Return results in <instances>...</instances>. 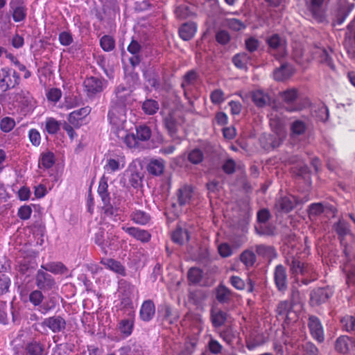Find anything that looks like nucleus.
Here are the masks:
<instances>
[{
	"label": "nucleus",
	"instance_id": "nucleus-25",
	"mask_svg": "<svg viewBox=\"0 0 355 355\" xmlns=\"http://www.w3.org/2000/svg\"><path fill=\"white\" fill-rule=\"evenodd\" d=\"M193 190L190 186H184L183 187L178 189V203L182 206L189 202L192 197Z\"/></svg>",
	"mask_w": 355,
	"mask_h": 355
},
{
	"label": "nucleus",
	"instance_id": "nucleus-31",
	"mask_svg": "<svg viewBox=\"0 0 355 355\" xmlns=\"http://www.w3.org/2000/svg\"><path fill=\"white\" fill-rule=\"evenodd\" d=\"M172 241L179 245H182L184 241L189 240V232L187 230L178 227L172 234Z\"/></svg>",
	"mask_w": 355,
	"mask_h": 355
},
{
	"label": "nucleus",
	"instance_id": "nucleus-40",
	"mask_svg": "<svg viewBox=\"0 0 355 355\" xmlns=\"http://www.w3.org/2000/svg\"><path fill=\"white\" fill-rule=\"evenodd\" d=\"M142 110L146 114L153 115L159 110V104L155 100L147 99L143 103Z\"/></svg>",
	"mask_w": 355,
	"mask_h": 355
},
{
	"label": "nucleus",
	"instance_id": "nucleus-64",
	"mask_svg": "<svg viewBox=\"0 0 355 355\" xmlns=\"http://www.w3.org/2000/svg\"><path fill=\"white\" fill-rule=\"evenodd\" d=\"M245 43L246 49L250 53L257 51L259 46V40L254 37L247 39Z\"/></svg>",
	"mask_w": 355,
	"mask_h": 355
},
{
	"label": "nucleus",
	"instance_id": "nucleus-38",
	"mask_svg": "<svg viewBox=\"0 0 355 355\" xmlns=\"http://www.w3.org/2000/svg\"><path fill=\"white\" fill-rule=\"evenodd\" d=\"M250 60V55L246 53H240L235 55L232 58L234 65L239 69H245Z\"/></svg>",
	"mask_w": 355,
	"mask_h": 355
},
{
	"label": "nucleus",
	"instance_id": "nucleus-50",
	"mask_svg": "<svg viewBox=\"0 0 355 355\" xmlns=\"http://www.w3.org/2000/svg\"><path fill=\"white\" fill-rule=\"evenodd\" d=\"M15 125V120L10 117H5L0 121V128L4 132H9Z\"/></svg>",
	"mask_w": 355,
	"mask_h": 355
},
{
	"label": "nucleus",
	"instance_id": "nucleus-7",
	"mask_svg": "<svg viewBox=\"0 0 355 355\" xmlns=\"http://www.w3.org/2000/svg\"><path fill=\"white\" fill-rule=\"evenodd\" d=\"M105 82L94 76L86 78L84 80L83 85L88 96H93L96 94L103 92Z\"/></svg>",
	"mask_w": 355,
	"mask_h": 355
},
{
	"label": "nucleus",
	"instance_id": "nucleus-19",
	"mask_svg": "<svg viewBox=\"0 0 355 355\" xmlns=\"http://www.w3.org/2000/svg\"><path fill=\"white\" fill-rule=\"evenodd\" d=\"M164 168L165 162L162 159H152L146 166L147 171L155 176L162 175L164 173Z\"/></svg>",
	"mask_w": 355,
	"mask_h": 355
},
{
	"label": "nucleus",
	"instance_id": "nucleus-22",
	"mask_svg": "<svg viewBox=\"0 0 355 355\" xmlns=\"http://www.w3.org/2000/svg\"><path fill=\"white\" fill-rule=\"evenodd\" d=\"M332 207L327 204L324 205L321 202L312 203L309 205L308 213L310 218L317 217L320 216L323 213H328L329 211H331Z\"/></svg>",
	"mask_w": 355,
	"mask_h": 355
},
{
	"label": "nucleus",
	"instance_id": "nucleus-61",
	"mask_svg": "<svg viewBox=\"0 0 355 355\" xmlns=\"http://www.w3.org/2000/svg\"><path fill=\"white\" fill-rule=\"evenodd\" d=\"M10 282V278L5 274L0 275V295H3L8 291Z\"/></svg>",
	"mask_w": 355,
	"mask_h": 355
},
{
	"label": "nucleus",
	"instance_id": "nucleus-35",
	"mask_svg": "<svg viewBox=\"0 0 355 355\" xmlns=\"http://www.w3.org/2000/svg\"><path fill=\"white\" fill-rule=\"evenodd\" d=\"M279 95L284 103L292 104L298 98L299 91L295 88H291L281 92Z\"/></svg>",
	"mask_w": 355,
	"mask_h": 355
},
{
	"label": "nucleus",
	"instance_id": "nucleus-17",
	"mask_svg": "<svg viewBox=\"0 0 355 355\" xmlns=\"http://www.w3.org/2000/svg\"><path fill=\"white\" fill-rule=\"evenodd\" d=\"M294 73V69L292 65L288 63L282 64L280 67L274 71V78L277 81H284L289 78Z\"/></svg>",
	"mask_w": 355,
	"mask_h": 355
},
{
	"label": "nucleus",
	"instance_id": "nucleus-5",
	"mask_svg": "<svg viewBox=\"0 0 355 355\" xmlns=\"http://www.w3.org/2000/svg\"><path fill=\"white\" fill-rule=\"evenodd\" d=\"M286 262L289 266V270L292 275L306 276L310 275L313 271L311 266L302 262L297 258L292 257L291 261L287 259Z\"/></svg>",
	"mask_w": 355,
	"mask_h": 355
},
{
	"label": "nucleus",
	"instance_id": "nucleus-52",
	"mask_svg": "<svg viewBox=\"0 0 355 355\" xmlns=\"http://www.w3.org/2000/svg\"><path fill=\"white\" fill-rule=\"evenodd\" d=\"M306 128V126L305 123L300 120L295 121L291 127L292 132L297 135L304 134Z\"/></svg>",
	"mask_w": 355,
	"mask_h": 355
},
{
	"label": "nucleus",
	"instance_id": "nucleus-13",
	"mask_svg": "<svg viewBox=\"0 0 355 355\" xmlns=\"http://www.w3.org/2000/svg\"><path fill=\"white\" fill-rule=\"evenodd\" d=\"M91 108L89 106L82 107L71 112L68 117L69 123L75 128H79L82 121L90 113Z\"/></svg>",
	"mask_w": 355,
	"mask_h": 355
},
{
	"label": "nucleus",
	"instance_id": "nucleus-44",
	"mask_svg": "<svg viewBox=\"0 0 355 355\" xmlns=\"http://www.w3.org/2000/svg\"><path fill=\"white\" fill-rule=\"evenodd\" d=\"M343 329L347 331H355V317L347 315L340 319Z\"/></svg>",
	"mask_w": 355,
	"mask_h": 355
},
{
	"label": "nucleus",
	"instance_id": "nucleus-57",
	"mask_svg": "<svg viewBox=\"0 0 355 355\" xmlns=\"http://www.w3.org/2000/svg\"><path fill=\"white\" fill-rule=\"evenodd\" d=\"M323 2L324 0H311L309 10L314 17L320 15Z\"/></svg>",
	"mask_w": 355,
	"mask_h": 355
},
{
	"label": "nucleus",
	"instance_id": "nucleus-11",
	"mask_svg": "<svg viewBox=\"0 0 355 355\" xmlns=\"http://www.w3.org/2000/svg\"><path fill=\"white\" fill-rule=\"evenodd\" d=\"M42 324L49 327L53 333L61 332L66 328V321L60 315L47 318L44 320Z\"/></svg>",
	"mask_w": 355,
	"mask_h": 355
},
{
	"label": "nucleus",
	"instance_id": "nucleus-34",
	"mask_svg": "<svg viewBox=\"0 0 355 355\" xmlns=\"http://www.w3.org/2000/svg\"><path fill=\"white\" fill-rule=\"evenodd\" d=\"M293 307V305L288 300L280 301L276 308L277 316L285 320Z\"/></svg>",
	"mask_w": 355,
	"mask_h": 355
},
{
	"label": "nucleus",
	"instance_id": "nucleus-49",
	"mask_svg": "<svg viewBox=\"0 0 355 355\" xmlns=\"http://www.w3.org/2000/svg\"><path fill=\"white\" fill-rule=\"evenodd\" d=\"M124 136L121 137V139L123 140V142L126 144V146L130 148H135L138 147L139 141L136 137V135L134 134H127L125 132Z\"/></svg>",
	"mask_w": 355,
	"mask_h": 355
},
{
	"label": "nucleus",
	"instance_id": "nucleus-58",
	"mask_svg": "<svg viewBox=\"0 0 355 355\" xmlns=\"http://www.w3.org/2000/svg\"><path fill=\"white\" fill-rule=\"evenodd\" d=\"M235 168L236 163L232 158L226 159L222 166L223 171L228 175L234 173L235 172Z\"/></svg>",
	"mask_w": 355,
	"mask_h": 355
},
{
	"label": "nucleus",
	"instance_id": "nucleus-12",
	"mask_svg": "<svg viewBox=\"0 0 355 355\" xmlns=\"http://www.w3.org/2000/svg\"><path fill=\"white\" fill-rule=\"evenodd\" d=\"M128 51L132 54V56L129 58V62L131 66L135 68L138 66L141 62V45L136 40H132L131 42L128 46Z\"/></svg>",
	"mask_w": 355,
	"mask_h": 355
},
{
	"label": "nucleus",
	"instance_id": "nucleus-62",
	"mask_svg": "<svg viewBox=\"0 0 355 355\" xmlns=\"http://www.w3.org/2000/svg\"><path fill=\"white\" fill-rule=\"evenodd\" d=\"M302 350L305 355H318L319 351L317 347L311 342H307L302 345Z\"/></svg>",
	"mask_w": 355,
	"mask_h": 355
},
{
	"label": "nucleus",
	"instance_id": "nucleus-16",
	"mask_svg": "<svg viewBox=\"0 0 355 355\" xmlns=\"http://www.w3.org/2000/svg\"><path fill=\"white\" fill-rule=\"evenodd\" d=\"M164 124L171 137H174L178 132L179 119L175 112H170L164 119Z\"/></svg>",
	"mask_w": 355,
	"mask_h": 355
},
{
	"label": "nucleus",
	"instance_id": "nucleus-33",
	"mask_svg": "<svg viewBox=\"0 0 355 355\" xmlns=\"http://www.w3.org/2000/svg\"><path fill=\"white\" fill-rule=\"evenodd\" d=\"M42 268L54 274H65L68 270L67 268L61 262L49 263L42 265Z\"/></svg>",
	"mask_w": 355,
	"mask_h": 355
},
{
	"label": "nucleus",
	"instance_id": "nucleus-2",
	"mask_svg": "<svg viewBox=\"0 0 355 355\" xmlns=\"http://www.w3.org/2000/svg\"><path fill=\"white\" fill-rule=\"evenodd\" d=\"M19 75L8 67L0 69V88L3 92L15 88L19 84Z\"/></svg>",
	"mask_w": 355,
	"mask_h": 355
},
{
	"label": "nucleus",
	"instance_id": "nucleus-47",
	"mask_svg": "<svg viewBox=\"0 0 355 355\" xmlns=\"http://www.w3.org/2000/svg\"><path fill=\"white\" fill-rule=\"evenodd\" d=\"M41 164L44 168H49L55 164L54 154L51 152L43 153L40 160Z\"/></svg>",
	"mask_w": 355,
	"mask_h": 355
},
{
	"label": "nucleus",
	"instance_id": "nucleus-24",
	"mask_svg": "<svg viewBox=\"0 0 355 355\" xmlns=\"http://www.w3.org/2000/svg\"><path fill=\"white\" fill-rule=\"evenodd\" d=\"M313 53L321 63L327 64L333 70L335 69V66L332 62L331 58L325 49L316 46L314 48Z\"/></svg>",
	"mask_w": 355,
	"mask_h": 355
},
{
	"label": "nucleus",
	"instance_id": "nucleus-43",
	"mask_svg": "<svg viewBox=\"0 0 355 355\" xmlns=\"http://www.w3.org/2000/svg\"><path fill=\"white\" fill-rule=\"evenodd\" d=\"M101 48L107 52L112 51L115 48V41L110 35H104L100 40Z\"/></svg>",
	"mask_w": 355,
	"mask_h": 355
},
{
	"label": "nucleus",
	"instance_id": "nucleus-46",
	"mask_svg": "<svg viewBox=\"0 0 355 355\" xmlns=\"http://www.w3.org/2000/svg\"><path fill=\"white\" fill-rule=\"evenodd\" d=\"M116 100L114 102L125 103L127 97L130 95V90L123 85L117 87L115 91Z\"/></svg>",
	"mask_w": 355,
	"mask_h": 355
},
{
	"label": "nucleus",
	"instance_id": "nucleus-3",
	"mask_svg": "<svg viewBox=\"0 0 355 355\" xmlns=\"http://www.w3.org/2000/svg\"><path fill=\"white\" fill-rule=\"evenodd\" d=\"M269 52L277 58H282L286 54V42L278 34H273L266 40Z\"/></svg>",
	"mask_w": 355,
	"mask_h": 355
},
{
	"label": "nucleus",
	"instance_id": "nucleus-14",
	"mask_svg": "<svg viewBox=\"0 0 355 355\" xmlns=\"http://www.w3.org/2000/svg\"><path fill=\"white\" fill-rule=\"evenodd\" d=\"M122 230L138 241L143 243L148 242L150 240L151 234L145 230H141L135 227H122Z\"/></svg>",
	"mask_w": 355,
	"mask_h": 355
},
{
	"label": "nucleus",
	"instance_id": "nucleus-39",
	"mask_svg": "<svg viewBox=\"0 0 355 355\" xmlns=\"http://www.w3.org/2000/svg\"><path fill=\"white\" fill-rule=\"evenodd\" d=\"M136 137L138 141H146L151 137V130L147 125H139L136 128Z\"/></svg>",
	"mask_w": 355,
	"mask_h": 355
},
{
	"label": "nucleus",
	"instance_id": "nucleus-21",
	"mask_svg": "<svg viewBox=\"0 0 355 355\" xmlns=\"http://www.w3.org/2000/svg\"><path fill=\"white\" fill-rule=\"evenodd\" d=\"M196 28V24L194 22L184 23L179 28V35L182 40H189L194 36Z\"/></svg>",
	"mask_w": 355,
	"mask_h": 355
},
{
	"label": "nucleus",
	"instance_id": "nucleus-6",
	"mask_svg": "<svg viewBox=\"0 0 355 355\" xmlns=\"http://www.w3.org/2000/svg\"><path fill=\"white\" fill-rule=\"evenodd\" d=\"M35 284L41 291H48L55 288V282L52 276L41 270L37 272Z\"/></svg>",
	"mask_w": 355,
	"mask_h": 355
},
{
	"label": "nucleus",
	"instance_id": "nucleus-20",
	"mask_svg": "<svg viewBox=\"0 0 355 355\" xmlns=\"http://www.w3.org/2000/svg\"><path fill=\"white\" fill-rule=\"evenodd\" d=\"M252 100L256 106L263 107L270 104V98L267 93L262 90H256L252 92Z\"/></svg>",
	"mask_w": 355,
	"mask_h": 355
},
{
	"label": "nucleus",
	"instance_id": "nucleus-8",
	"mask_svg": "<svg viewBox=\"0 0 355 355\" xmlns=\"http://www.w3.org/2000/svg\"><path fill=\"white\" fill-rule=\"evenodd\" d=\"M274 281L279 291L285 292L288 287V275L286 268L282 264L277 265L274 270Z\"/></svg>",
	"mask_w": 355,
	"mask_h": 355
},
{
	"label": "nucleus",
	"instance_id": "nucleus-53",
	"mask_svg": "<svg viewBox=\"0 0 355 355\" xmlns=\"http://www.w3.org/2000/svg\"><path fill=\"white\" fill-rule=\"evenodd\" d=\"M336 231L340 236H344L349 234V225L344 220H339L336 225Z\"/></svg>",
	"mask_w": 355,
	"mask_h": 355
},
{
	"label": "nucleus",
	"instance_id": "nucleus-48",
	"mask_svg": "<svg viewBox=\"0 0 355 355\" xmlns=\"http://www.w3.org/2000/svg\"><path fill=\"white\" fill-rule=\"evenodd\" d=\"M188 279L193 284L199 283L202 279V271L196 268H191L188 271Z\"/></svg>",
	"mask_w": 355,
	"mask_h": 355
},
{
	"label": "nucleus",
	"instance_id": "nucleus-41",
	"mask_svg": "<svg viewBox=\"0 0 355 355\" xmlns=\"http://www.w3.org/2000/svg\"><path fill=\"white\" fill-rule=\"evenodd\" d=\"M26 349L30 355H43L44 345L37 341H33L26 345Z\"/></svg>",
	"mask_w": 355,
	"mask_h": 355
},
{
	"label": "nucleus",
	"instance_id": "nucleus-15",
	"mask_svg": "<svg viewBox=\"0 0 355 355\" xmlns=\"http://www.w3.org/2000/svg\"><path fill=\"white\" fill-rule=\"evenodd\" d=\"M355 348V340L348 336H340L337 338L335 349L340 353L346 354Z\"/></svg>",
	"mask_w": 355,
	"mask_h": 355
},
{
	"label": "nucleus",
	"instance_id": "nucleus-26",
	"mask_svg": "<svg viewBox=\"0 0 355 355\" xmlns=\"http://www.w3.org/2000/svg\"><path fill=\"white\" fill-rule=\"evenodd\" d=\"M101 263L105 266L107 268L110 269L111 270H113L114 272L120 274V275H125V268L122 266V264L113 259H102Z\"/></svg>",
	"mask_w": 355,
	"mask_h": 355
},
{
	"label": "nucleus",
	"instance_id": "nucleus-45",
	"mask_svg": "<svg viewBox=\"0 0 355 355\" xmlns=\"http://www.w3.org/2000/svg\"><path fill=\"white\" fill-rule=\"evenodd\" d=\"M204 159V154L202 151L198 148H195L192 150L188 154V160L193 164H198L202 162Z\"/></svg>",
	"mask_w": 355,
	"mask_h": 355
},
{
	"label": "nucleus",
	"instance_id": "nucleus-27",
	"mask_svg": "<svg viewBox=\"0 0 355 355\" xmlns=\"http://www.w3.org/2000/svg\"><path fill=\"white\" fill-rule=\"evenodd\" d=\"M98 193L103 202H108V200H110V193L108 192L107 178H105V175L100 180Z\"/></svg>",
	"mask_w": 355,
	"mask_h": 355
},
{
	"label": "nucleus",
	"instance_id": "nucleus-60",
	"mask_svg": "<svg viewBox=\"0 0 355 355\" xmlns=\"http://www.w3.org/2000/svg\"><path fill=\"white\" fill-rule=\"evenodd\" d=\"M103 206L102 207V212L103 219L105 220L107 218H110L114 216L115 210L113 206L110 204V200L108 202H103Z\"/></svg>",
	"mask_w": 355,
	"mask_h": 355
},
{
	"label": "nucleus",
	"instance_id": "nucleus-1",
	"mask_svg": "<svg viewBox=\"0 0 355 355\" xmlns=\"http://www.w3.org/2000/svg\"><path fill=\"white\" fill-rule=\"evenodd\" d=\"M108 118L110 124L116 128L117 132L123 129V124L126 121L125 103L114 102L108 112Z\"/></svg>",
	"mask_w": 355,
	"mask_h": 355
},
{
	"label": "nucleus",
	"instance_id": "nucleus-18",
	"mask_svg": "<svg viewBox=\"0 0 355 355\" xmlns=\"http://www.w3.org/2000/svg\"><path fill=\"white\" fill-rule=\"evenodd\" d=\"M155 313V306L153 302L150 300H146L143 302L139 315L142 320L150 321L154 316Z\"/></svg>",
	"mask_w": 355,
	"mask_h": 355
},
{
	"label": "nucleus",
	"instance_id": "nucleus-32",
	"mask_svg": "<svg viewBox=\"0 0 355 355\" xmlns=\"http://www.w3.org/2000/svg\"><path fill=\"white\" fill-rule=\"evenodd\" d=\"M255 251L258 255L268 259L276 257L275 248L272 246L263 244L257 245L255 246Z\"/></svg>",
	"mask_w": 355,
	"mask_h": 355
},
{
	"label": "nucleus",
	"instance_id": "nucleus-55",
	"mask_svg": "<svg viewBox=\"0 0 355 355\" xmlns=\"http://www.w3.org/2000/svg\"><path fill=\"white\" fill-rule=\"evenodd\" d=\"M60 129V123L55 119L51 118L46 123V130L48 133L53 135L58 132Z\"/></svg>",
	"mask_w": 355,
	"mask_h": 355
},
{
	"label": "nucleus",
	"instance_id": "nucleus-37",
	"mask_svg": "<svg viewBox=\"0 0 355 355\" xmlns=\"http://www.w3.org/2000/svg\"><path fill=\"white\" fill-rule=\"evenodd\" d=\"M216 297L220 303H226L230 300L231 291L226 286L220 285L216 288Z\"/></svg>",
	"mask_w": 355,
	"mask_h": 355
},
{
	"label": "nucleus",
	"instance_id": "nucleus-59",
	"mask_svg": "<svg viewBox=\"0 0 355 355\" xmlns=\"http://www.w3.org/2000/svg\"><path fill=\"white\" fill-rule=\"evenodd\" d=\"M142 182L141 174L136 171H132L129 178V182L134 188H138Z\"/></svg>",
	"mask_w": 355,
	"mask_h": 355
},
{
	"label": "nucleus",
	"instance_id": "nucleus-30",
	"mask_svg": "<svg viewBox=\"0 0 355 355\" xmlns=\"http://www.w3.org/2000/svg\"><path fill=\"white\" fill-rule=\"evenodd\" d=\"M12 9V18L15 22L24 21L26 17V8L23 5L15 6L13 2L10 3Z\"/></svg>",
	"mask_w": 355,
	"mask_h": 355
},
{
	"label": "nucleus",
	"instance_id": "nucleus-54",
	"mask_svg": "<svg viewBox=\"0 0 355 355\" xmlns=\"http://www.w3.org/2000/svg\"><path fill=\"white\" fill-rule=\"evenodd\" d=\"M301 300V294L298 290V288L295 285H292L291 288L290 293V303L294 306L299 304Z\"/></svg>",
	"mask_w": 355,
	"mask_h": 355
},
{
	"label": "nucleus",
	"instance_id": "nucleus-9",
	"mask_svg": "<svg viewBox=\"0 0 355 355\" xmlns=\"http://www.w3.org/2000/svg\"><path fill=\"white\" fill-rule=\"evenodd\" d=\"M308 327L313 338L319 343L324 340V331L320 320L314 315L309 318Z\"/></svg>",
	"mask_w": 355,
	"mask_h": 355
},
{
	"label": "nucleus",
	"instance_id": "nucleus-4",
	"mask_svg": "<svg viewBox=\"0 0 355 355\" xmlns=\"http://www.w3.org/2000/svg\"><path fill=\"white\" fill-rule=\"evenodd\" d=\"M115 241L116 239L114 235L105 232L101 229L95 234V243L100 246L105 254L108 249L112 250L114 247Z\"/></svg>",
	"mask_w": 355,
	"mask_h": 355
},
{
	"label": "nucleus",
	"instance_id": "nucleus-56",
	"mask_svg": "<svg viewBox=\"0 0 355 355\" xmlns=\"http://www.w3.org/2000/svg\"><path fill=\"white\" fill-rule=\"evenodd\" d=\"M189 6L187 5H180L175 9V15L180 19H186L191 15Z\"/></svg>",
	"mask_w": 355,
	"mask_h": 355
},
{
	"label": "nucleus",
	"instance_id": "nucleus-29",
	"mask_svg": "<svg viewBox=\"0 0 355 355\" xmlns=\"http://www.w3.org/2000/svg\"><path fill=\"white\" fill-rule=\"evenodd\" d=\"M212 324L214 327H219L223 325L227 320V313L220 311H212L211 313Z\"/></svg>",
	"mask_w": 355,
	"mask_h": 355
},
{
	"label": "nucleus",
	"instance_id": "nucleus-63",
	"mask_svg": "<svg viewBox=\"0 0 355 355\" xmlns=\"http://www.w3.org/2000/svg\"><path fill=\"white\" fill-rule=\"evenodd\" d=\"M62 96V92L60 89L52 88L46 94L47 99L50 101L58 102Z\"/></svg>",
	"mask_w": 355,
	"mask_h": 355
},
{
	"label": "nucleus",
	"instance_id": "nucleus-28",
	"mask_svg": "<svg viewBox=\"0 0 355 355\" xmlns=\"http://www.w3.org/2000/svg\"><path fill=\"white\" fill-rule=\"evenodd\" d=\"M129 315L132 316L130 313ZM133 326L134 321L132 318L130 317L121 320L119 323L118 329L125 337H128L132 334Z\"/></svg>",
	"mask_w": 355,
	"mask_h": 355
},
{
	"label": "nucleus",
	"instance_id": "nucleus-10",
	"mask_svg": "<svg viewBox=\"0 0 355 355\" xmlns=\"http://www.w3.org/2000/svg\"><path fill=\"white\" fill-rule=\"evenodd\" d=\"M298 200L293 196L281 197L276 200L275 209L279 212L288 213L293 209Z\"/></svg>",
	"mask_w": 355,
	"mask_h": 355
},
{
	"label": "nucleus",
	"instance_id": "nucleus-36",
	"mask_svg": "<svg viewBox=\"0 0 355 355\" xmlns=\"http://www.w3.org/2000/svg\"><path fill=\"white\" fill-rule=\"evenodd\" d=\"M130 218L135 223L139 225H146L150 220V215L141 210L133 211L130 215Z\"/></svg>",
	"mask_w": 355,
	"mask_h": 355
},
{
	"label": "nucleus",
	"instance_id": "nucleus-23",
	"mask_svg": "<svg viewBox=\"0 0 355 355\" xmlns=\"http://www.w3.org/2000/svg\"><path fill=\"white\" fill-rule=\"evenodd\" d=\"M329 297L328 291L324 288H318L311 293V301L315 305L326 302Z\"/></svg>",
	"mask_w": 355,
	"mask_h": 355
},
{
	"label": "nucleus",
	"instance_id": "nucleus-42",
	"mask_svg": "<svg viewBox=\"0 0 355 355\" xmlns=\"http://www.w3.org/2000/svg\"><path fill=\"white\" fill-rule=\"evenodd\" d=\"M240 259L246 267H250L252 266L256 261V255L252 251L247 250L241 254Z\"/></svg>",
	"mask_w": 355,
	"mask_h": 355
},
{
	"label": "nucleus",
	"instance_id": "nucleus-51",
	"mask_svg": "<svg viewBox=\"0 0 355 355\" xmlns=\"http://www.w3.org/2000/svg\"><path fill=\"white\" fill-rule=\"evenodd\" d=\"M44 297L40 290H35L32 291L29 294V301L34 305V306H39L41 304L44 300Z\"/></svg>",
	"mask_w": 355,
	"mask_h": 355
}]
</instances>
